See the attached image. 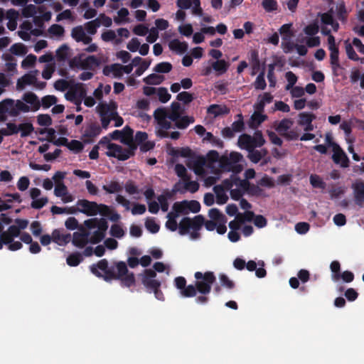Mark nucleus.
<instances>
[{"label":"nucleus","mask_w":364,"mask_h":364,"mask_svg":"<svg viewBox=\"0 0 364 364\" xmlns=\"http://www.w3.org/2000/svg\"><path fill=\"white\" fill-rule=\"evenodd\" d=\"M22 100L26 104L31 105L30 109L32 112H36L41 107V102L38 100V96L32 92L24 93L22 97Z\"/></svg>","instance_id":"nucleus-15"},{"label":"nucleus","mask_w":364,"mask_h":364,"mask_svg":"<svg viewBox=\"0 0 364 364\" xmlns=\"http://www.w3.org/2000/svg\"><path fill=\"white\" fill-rule=\"evenodd\" d=\"M122 150V146L117 144H109L108 145V151L106 152V155L109 157L117 158V153H119Z\"/></svg>","instance_id":"nucleus-54"},{"label":"nucleus","mask_w":364,"mask_h":364,"mask_svg":"<svg viewBox=\"0 0 364 364\" xmlns=\"http://www.w3.org/2000/svg\"><path fill=\"white\" fill-rule=\"evenodd\" d=\"M253 138V145L254 148L261 147L265 143V139H264L261 131H256L255 135L252 136Z\"/></svg>","instance_id":"nucleus-57"},{"label":"nucleus","mask_w":364,"mask_h":364,"mask_svg":"<svg viewBox=\"0 0 364 364\" xmlns=\"http://www.w3.org/2000/svg\"><path fill=\"white\" fill-rule=\"evenodd\" d=\"M156 277V273L151 269H145L142 275L141 283L150 293L161 287V282L155 279Z\"/></svg>","instance_id":"nucleus-8"},{"label":"nucleus","mask_w":364,"mask_h":364,"mask_svg":"<svg viewBox=\"0 0 364 364\" xmlns=\"http://www.w3.org/2000/svg\"><path fill=\"white\" fill-rule=\"evenodd\" d=\"M80 232H75L73 237V244L79 247H84L89 242L90 232L83 228H81Z\"/></svg>","instance_id":"nucleus-11"},{"label":"nucleus","mask_w":364,"mask_h":364,"mask_svg":"<svg viewBox=\"0 0 364 364\" xmlns=\"http://www.w3.org/2000/svg\"><path fill=\"white\" fill-rule=\"evenodd\" d=\"M164 80V77L156 73H152L143 79L146 85H160Z\"/></svg>","instance_id":"nucleus-28"},{"label":"nucleus","mask_w":364,"mask_h":364,"mask_svg":"<svg viewBox=\"0 0 364 364\" xmlns=\"http://www.w3.org/2000/svg\"><path fill=\"white\" fill-rule=\"evenodd\" d=\"M262 112H255L251 117L252 122L250 124V127H255V123L259 125L267 119V116L262 114Z\"/></svg>","instance_id":"nucleus-43"},{"label":"nucleus","mask_w":364,"mask_h":364,"mask_svg":"<svg viewBox=\"0 0 364 364\" xmlns=\"http://www.w3.org/2000/svg\"><path fill=\"white\" fill-rule=\"evenodd\" d=\"M220 284L223 287L228 289H232L235 288V283L233 281L229 279V277L225 274H220L219 275Z\"/></svg>","instance_id":"nucleus-53"},{"label":"nucleus","mask_w":364,"mask_h":364,"mask_svg":"<svg viewBox=\"0 0 364 364\" xmlns=\"http://www.w3.org/2000/svg\"><path fill=\"white\" fill-rule=\"evenodd\" d=\"M195 284L186 285L181 291V295L183 297H193L198 291L201 294H208L211 291L212 285L216 281V277L213 272L207 271L204 273L196 272L194 274Z\"/></svg>","instance_id":"nucleus-1"},{"label":"nucleus","mask_w":364,"mask_h":364,"mask_svg":"<svg viewBox=\"0 0 364 364\" xmlns=\"http://www.w3.org/2000/svg\"><path fill=\"white\" fill-rule=\"evenodd\" d=\"M21 136L26 137L34 131L33 124L30 122L21 123L18 125Z\"/></svg>","instance_id":"nucleus-37"},{"label":"nucleus","mask_w":364,"mask_h":364,"mask_svg":"<svg viewBox=\"0 0 364 364\" xmlns=\"http://www.w3.org/2000/svg\"><path fill=\"white\" fill-rule=\"evenodd\" d=\"M252 142L253 138L252 136L247 134H242L239 136L237 144L241 149L248 151L250 149L254 148L255 145H253Z\"/></svg>","instance_id":"nucleus-20"},{"label":"nucleus","mask_w":364,"mask_h":364,"mask_svg":"<svg viewBox=\"0 0 364 364\" xmlns=\"http://www.w3.org/2000/svg\"><path fill=\"white\" fill-rule=\"evenodd\" d=\"M333 8L330 9V10L328 12L320 14L319 16H321V21L324 25H330L333 23Z\"/></svg>","instance_id":"nucleus-47"},{"label":"nucleus","mask_w":364,"mask_h":364,"mask_svg":"<svg viewBox=\"0 0 364 364\" xmlns=\"http://www.w3.org/2000/svg\"><path fill=\"white\" fill-rule=\"evenodd\" d=\"M333 155L331 159L333 161L339 165L341 168H348L350 166V160L343 149L338 146L332 150Z\"/></svg>","instance_id":"nucleus-10"},{"label":"nucleus","mask_w":364,"mask_h":364,"mask_svg":"<svg viewBox=\"0 0 364 364\" xmlns=\"http://www.w3.org/2000/svg\"><path fill=\"white\" fill-rule=\"evenodd\" d=\"M267 86V83L264 79V70H262L257 77L254 87L257 90H264Z\"/></svg>","instance_id":"nucleus-41"},{"label":"nucleus","mask_w":364,"mask_h":364,"mask_svg":"<svg viewBox=\"0 0 364 364\" xmlns=\"http://www.w3.org/2000/svg\"><path fill=\"white\" fill-rule=\"evenodd\" d=\"M102 127L97 122H90L87 125L83 133V137L87 141L92 140L101 134Z\"/></svg>","instance_id":"nucleus-13"},{"label":"nucleus","mask_w":364,"mask_h":364,"mask_svg":"<svg viewBox=\"0 0 364 364\" xmlns=\"http://www.w3.org/2000/svg\"><path fill=\"white\" fill-rule=\"evenodd\" d=\"M58 99L54 95H46L42 97L41 106L42 105L43 108L48 109L52 105L56 104Z\"/></svg>","instance_id":"nucleus-46"},{"label":"nucleus","mask_w":364,"mask_h":364,"mask_svg":"<svg viewBox=\"0 0 364 364\" xmlns=\"http://www.w3.org/2000/svg\"><path fill=\"white\" fill-rule=\"evenodd\" d=\"M157 94L159 101L162 103L167 102L171 97L166 87H159Z\"/></svg>","instance_id":"nucleus-59"},{"label":"nucleus","mask_w":364,"mask_h":364,"mask_svg":"<svg viewBox=\"0 0 364 364\" xmlns=\"http://www.w3.org/2000/svg\"><path fill=\"white\" fill-rule=\"evenodd\" d=\"M219 166L220 168L225 171H232L233 173H237L242 171V166H235L231 163L230 158L228 156L223 155L219 159Z\"/></svg>","instance_id":"nucleus-14"},{"label":"nucleus","mask_w":364,"mask_h":364,"mask_svg":"<svg viewBox=\"0 0 364 364\" xmlns=\"http://www.w3.org/2000/svg\"><path fill=\"white\" fill-rule=\"evenodd\" d=\"M169 49L177 53L183 54L188 50V44L186 42H181L178 39L171 40L168 43Z\"/></svg>","instance_id":"nucleus-18"},{"label":"nucleus","mask_w":364,"mask_h":364,"mask_svg":"<svg viewBox=\"0 0 364 364\" xmlns=\"http://www.w3.org/2000/svg\"><path fill=\"white\" fill-rule=\"evenodd\" d=\"M52 235L53 242L60 246L67 245L71 240V235L70 233L63 234L59 229H55L52 232Z\"/></svg>","instance_id":"nucleus-16"},{"label":"nucleus","mask_w":364,"mask_h":364,"mask_svg":"<svg viewBox=\"0 0 364 364\" xmlns=\"http://www.w3.org/2000/svg\"><path fill=\"white\" fill-rule=\"evenodd\" d=\"M15 237H12V240L9 242H5L3 235L0 237V250L3 248L4 245H7V247L11 251H16L22 248L23 245L20 241H14Z\"/></svg>","instance_id":"nucleus-27"},{"label":"nucleus","mask_w":364,"mask_h":364,"mask_svg":"<svg viewBox=\"0 0 364 364\" xmlns=\"http://www.w3.org/2000/svg\"><path fill=\"white\" fill-rule=\"evenodd\" d=\"M119 279L121 280V284L123 287H130L135 283L134 274L132 272L127 274Z\"/></svg>","instance_id":"nucleus-50"},{"label":"nucleus","mask_w":364,"mask_h":364,"mask_svg":"<svg viewBox=\"0 0 364 364\" xmlns=\"http://www.w3.org/2000/svg\"><path fill=\"white\" fill-rule=\"evenodd\" d=\"M146 228L151 233H156L159 230V225L153 218H147L145 222Z\"/></svg>","instance_id":"nucleus-58"},{"label":"nucleus","mask_w":364,"mask_h":364,"mask_svg":"<svg viewBox=\"0 0 364 364\" xmlns=\"http://www.w3.org/2000/svg\"><path fill=\"white\" fill-rule=\"evenodd\" d=\"M31 111L30 106L24 101L12 99H6L0 102V115L8 113L11 117H18L21 112H28Z\"/></svg>","instance_id":"nucleus-5"},{"label":"nucleus","mask_w":364,"mask_h":364,"mask_svg":"<svg viewBox=\"0 0 364 364\" xmlns=\"http://www.w3.org/2000/svg\"><path fill=\"white\" fill-rule=\"evenodd\" d=\"M195 119L193 117H181L174 124V127H176L180 129H184L187 128L190 124L193 123Z\"/></svg>","instance_id":"nucleus-29"},{"label":"nucleus","mask_w":364,"mask_h":364,"mask_svg":"<svg viewBox=\"0 0 364 364\" xmlns=\"http://www.w3.org/2000/svg\"><path fill=\"white\" fill-rule=\"evenodd\" d=\"M213 191L216 195V203L219 205H223L227 203L228 196L221 186H215Z\"/></svg>","instance_id":"nucleus-25"},{"label":"nucleus","mask_w":364,"mask_h":364,"mask_svg":"<svg viewBox=\"0 0 364 364\" xmlns=\"http://www.w3.org/2000/svg\"><path fill=\"white\" fill-rule=\"evenodd\" d=\"M167 117L168 110L164 107H159L154 112V119L159 127V129L156 131V135L161 139L168 137L167 130L173 127Z\"/></svg>","instance_id":"nucleus-6"},{"label":"nucleus","mask_w":364,"mask_h":364,"mask_svg":"<svg viewBox=\"0 0 364 364\" xmlns=\"http://www.w3.org/2000/svg\"><path fill=\"white\" fill-rule=\"evenodd\" d=\"M268 154L266 149L257 150L255 148L248 151L247 158L254 164L258 163L263 157Z\"/></svg>","instance_id":"nucleus-19"},{"label":"nucleus","mask_w":364,"mask_h":364,"mask_svg":"<svg viewBox=\"0 0 364 364\" xmlns=\"http://www.w3.org/2000/svg\"><path fill=\"white\" fill-rule=\"evenodd\" d=\"M100 60L95 55H89L82 60V69L83 70H95L100 66Z\"/></svg>","instance_id":"nucleus-17"},{"label":"nucleus","mask_w":364,"mask_h":364,"mask_svg":"<svg viewBox=\"0 0 364 364\" xmlns=\"http://www.w3.org/2000/svg\"><path fill=\"white\" fill-rule=\"evenodd\" d=\"M118 16L114 17V21L116 23L120 24L122 21L127 22L128 19L127 18L129 15V11L126 8L120 9L118 12Z\"/></svg>","instance_id":"nucleus-56"},{"label":"nucleus","mask_w":364,"mask_h":364,"mask_svg":"<svg viewBox=\"0 0 364 364\" xmlns=\"http://www.w3.org/2000/svg\"><path fill=\"white\" fill-rule=\"evenodd\" d=\"M262 5L267 12H272L277 9V2L276 0H263Z\"/></svg>","instance_id":"nucleus-61"},{"label":"nucleus","mask_w":364,"mask_h":364,"mask_svg":"<svg viewBox=\"0 0 364 364\" xmlns=\"http://www.w3.org/2000/svg\"><path fill=\"white\" fill-rule=\"evenodd\" d=\"M109 233L112 237L120 239L124 235V230L119 225L114 224L111 226Z\"/></svg>","instance_id":"nucleus-52"},{"label":"nucleus","mask_w":364,"mask_h":364,"mask_svg":"<svg viewBox=\"0 0 364 364\" xmlns=\"http://www.w3.org/2000/svg\"><path fill=\"white\" fill-rule=\"evenodd\" d=\"M208 215L212 220L215 221L216 223L227 222L226 217L218 208H211L208 212Z\"/></svg>","instance_id":"nucleus-30"},{"label":"nucleus","mask_w":364,"mask_h":364,"mask_svg":"<svg viewBox=\"0 0 364 364\" xmlns=\"http://www.w3.org/2000/svg\"><path fill=\"white\" fill-rule=\"evenodd\" d=\"M10 51L14 55H22L26 54L27 49L22 43H14L11 46Z\"/></svg>","instance_id":"nucleus-40"},{"label":"nucleus","mask_w":364,"mask_h":364,"mask_svg":"<svg viewBox=\"0 0 364 364\" xmlns=\"http://www.w3.org/2000/svg\"><path fill=\"white\" fill-rule=\"evenodd\" d=\"M310 183L314 188L325 189L326 187V183L322 180V178L316 175L312 174L309 178Z\"/></svg>","instance_id":"nucleus-35"},{"label":"nucleus","mask_w":364,"mask_h":364,"mask_svg":"<svg viewBox=\"0 0 364 364\" xmlns=\"http://www.w3.org/2000/svg\"><path fill=\"white\" fill-rule=\"evenodd\" d=\"M187 207V200H183L181 202H176L173 205V210L178 215L180 213L188 214Z\"/></svg>","instance_id":"nucleus-48"},{"label":"nucleus","mask_w":364,"mask_h":364,"mask_svg":"<svg viewBox=\"0 0 364 364\" xmlns=\"http://www.w3.org/2000/svg\"><path fill=\"white\" fill-rule=\"evenodd\" d=\"M69 47L63 44L56 50V57L59 61H65L68 56Z\"/></svg>","instance_id":"nucleus-45"},{"label":"nucleus","mask_w":364,"mask_h":364,"mask_svg":"<svg viewBox=\"0 0 364 364\" xmlns=\"http://www.w3.org/2000/svg\"><path fill=\"white\" fill-rule=\"evenodd\" d=\"M330 50V63L333 73H336L338 69L341 68L339 63V50L338 48H333L328 49Z\"/></svg>","instance_id":"nucleus-21"},{"label":"nucleus","mask_w":364,"mask_h":364,"mask_svg":"<svg viewBox=\"0 0 364 364\" xmlns=\"http://www.w3.org/2000/svg\"><path fill=\"white\" fill-rule=\"evenodd\" d=\"M335 13L337 18L341 22H346L347 20L348 12L343 1H339L336 6Z\"/></svg>","instance_id":"nucleus-23"},{"label":"nucleus","mask_w":364,"mask_h":364,"mask_svg":"<svg viewBox=\"0 0 364 364\" xmlns=\"http://www.w3.org/2000/svg\"><path fill=\"white\" fill-rule=\"evenodd\" d=\"M37 13V7L33 4L26 5L22 10V15L25 18L33 17Z\"/></svg>","instance_id":"nucleus-49"},{"label":"nucleus","mask_w":364,"mask_h":364,"mask_svg":"<svg viewBox=\"0 0 364 364\" xmlns=\"http://www.w3.org/2000/svg\"><path fill=\"white\" fill-rule=\"evenodd\" d=\"M176 99L178 101L183 102L184 104L187 105L193 100V96L192 94L183 91L178 94Z\"/></svg>","instance_id":"nucleus-63"},{"label":"nucleus","mask_w":364,"mask_h":364,"mask_svg":"<svg viewBox=\"0 0 364 364\" xmlns=\"http://www.w3.org/2000/svg\"><path fill=\"white\" fill-rule=\"evenodd\" d=\"M237 117L238 119L232 124L231 128L235 132H241L245 129L243 117L242 114H238Z\"/></svg>","instance_id":"nucleus-42"},{"label":"nucleus","mask_w":364,"mask_h":364,"mask_svg":"<svg viewBox=\"0 0 364 364\" xmlns=\"http://www.w3.org/2000/svg\"><path fill=\"white\" fill-rule=\"evenodd\" d=\"M316 119L315 114L310 112H301L299 114L298 124L300 126H304L312 122Z\"/></svg>","instance_id":"nucleus-31"},{"label":"nucleus","mask_w":364,"mask_h":364,"mask_svg":"<svg viewBox=\"0 0 364 364\" xmlns=\"http://www.w3.org/2000/svg\"><path fill=\"white\" fill-rule=\"evenodd\" d=\"M36 82V77L31 74H25L17 80L16 87L18 90H22L26 85H31Z\"/></svg>","instance_id":"nucleus-22"},{"label":"nucleus","mask_w":364,"mask_h":364,"mask_svg":"<svg viewBox=\"0 0 364 364\" xmlns=\"http://www.w3.org/2000/svg\"><path fill=\"white\" fill-rule=\"evenodd\" d=\"M228 63H226L224 60H218L212 64L213 68L221 74L225 73L228 70Z\"/></svg>","instance_id":"nucleus-44"},{"label":"nucleus","mask_w":364,"mask_h":364,"mask_svg":"<svg viewBox=\"0 0 364 364\" xmlns=\"http://www.w3.org/2000/svg\"><path fill=\"white\" fill-rule=\"evenodd\" d=\"M85 34L81 26H76L72 29L71 36L77 42H80Z\"/></svg>","instance_id":"nucleus-51"},{"label":"nucleus","mask_w":364,"mask_h":364,"mask_svg":"<svg viewBox=\"0 0 364 364\" xmlns=\"http://www.w3.org/2000/svg\"><path fill=\"white\" fill-rule=\"evenodd\" d=\"M101 25L100 18H95L92 21H88L85 23V29L87 32L90 35H94L97 33V29Z\"/></svg>","instance_id":"nucleus-33"},{"label":"nucleus","mask_w":364,"mask_h":364,"mask_svg":"<svg viewBox=\"0 0 364 364\" xmlns=\"http://www.w3.org/2000/svg\"><path fill=\"white\" fill-rule=\"evenodd\" d=\"M15 225L9 227L4 234V239L7 243L11 242L12 237H18L21 235V231L25 230L28 225V220L26 219L16 218L14 220Z\"/></svg>","instance_id":"nucleus-7"},{"label":"nucleus","mask_w":364,"mask_h":364,"mask_svg":"<svg viewBox=\"0 0 364 364\" xmlns=\"http://www.w3.org/2000/svg\"><path fill=\"white\" fill-rule=\"evenodd\" d=\"M6 129H1L0 132H1V134L4 136H11L14 134H16L19 132L18 126H17L14 123H7L6 124Z\"/></svg>","instance_id":"nucleus-38"},{"label":"nucleus","mask_w":364,"mask_h":364,"mask_svg":"<svg viewBox=\"0 0 364 364\" xmlns=\"http://www.w3.org/2000/svg\"><path fill=\"white\" fill-rule=\"evenodd\" d=\"M83 258L80 253L75 252L70 254L66 259L67 264L70 267H76L82 261Z\"/></svg>","instance_id":"nucleus-34"},{"label":"nucleus","mask_w":364,"mask_h":364,"mask_svg":"<svg viewBox=\"0 0 364 364\" xmlns=\"http://www.w3.org/2000/svg\"><path fill=\"white\" fill-rule=\"evenodd\" d=\"M292 23H285L279 29V33L282 35L283 41H290L294 36V31L291 29Z\"/></svg>","instance_id":"nucleus-26"},{"label":"nucleus","mask_w":364,"mask_h":364,"mask_svg":"<svg viewBox=\"0 0 364 364\" xmlns=\"http://www.w3.org/2000/svg\"><path fill=\"white\" fill-rule=\"evenodd\" d=\"M121 132H122V141L126 143V139L129 141H132L134 131L132 128L129 126H126Z\"/></svg>","instance_id":"nucleus-64"},{"label":"nucleus","mask_w":364,"mask_h":364,"mask_svg":"<svg viewBox=\"0 0 364 364\" xmlns=\"http://www.w3.org/2000/svg\"><path fill=\"white\" fill-rule=\"evenodd\" d=\"M219 153L215 150L209 151L204 156H197L193 161V168L196 175L203 176L205 174V167L213 168L214 164L219 162Z\"/></svg>","instance_id":"nucleus-3"},{"label":"nucleus","mask_w":364,"mask_h":364,"mask_svg":"<svg viewBox=\"0 0 364 364\" xmlns=\"http://www.w3.org/2000/svg\"><path fill=\"white\" fill-rule=\"evenodd\" d=\"M352 188L353 190L355 203L360 207L363 206L364 203V181H356L352 185Z\"/></svg>","instance_id":"nucleus-12"},{"label":"nucleus","mask_w":364,"mask_h":364,"mask_svg":"<svg viewBox=\"0 0 364 364\" xmlns=\"http://www.w3.org/2000/svg\"><path fill=\"white\" fill-rule=\"evenodd\" d=\"M102 189L107 193H114L121 192L122 186L117 181H111L109 185H104Z\"/></svg>","instance_id":"nucleus-36"},{"label":"nucleus","mask_w":364,"mask_h":364,"mask_svg":"<svg viewBox=\"0 0 364 364\" xmlns=\"http://www.w3.org/2000/svg\"><path fill=\"white\" fill-rule=\"evenodd\" d=\"M97 109L100 117L109 116L111 112H114L111 105L106 103L100 104Z\"/></svg>","instance_id":"nucleus-55"},{"label":"nucleus","mask_w":364,"mask_h":364,"mask_svg":"<svg viewBox=\"0 0 364 364\" xmlns=\"http://www.w3.org/2000/svg\"><path fill=\"white\" fill-rule=\"evenodd\" d=\"M91 272L99 278H103L106 282L112 279H119L128 274V268L124 262H115V266L109 267L106 259L100 260L96 264L90 267Z\"/></svg>","instance_id":"nucleus-2"},{"label":"nucleus","mask_w":364,"mask_h":364,"mask_svg":"<svg viewBox=\"0 0 364 364\" xmlns=\"http://www.w3.org/2000/svg\"><path fill=\"white\" fill-rule=\"evenodd\" d=\"M76 205L80 207L79 212L85 214L87 216H95L97 215L98 203L94 201H90L86 199H80Z\"/></svg>","instance_id":"nucleus-9"},{"label":"nucleus","mask_w":364,"mask_h":364,"mask_svg":"<svg viewBox=\"0 0 364 364\" xmlns=\"http://www.w3.org/2000/svg\"><path fill=\"white\" fill-rule=\"evenodd\" d=\"M172 65L168 62H162L156 64L154 70L158 73H168L172 70Z\"/></svg>","instance_id":"nucleus-39"},{"label":"nucleus","mask_w":364,"mask_h":364,"mask_svg":"<svg viewBox=\"0 0 364 364\" xmlns=\"http://www.w3.org/2000/svg\"><path fill=\"white\" fill-rule=\"evenodd\" d=\"M203 223L204 217L202 215H198L193 219L185 217L179 223L178 232L181 235H184L189 232L190 229H192L193 231L191 233V236L193 239H197L200 236L198 230L201 229Z\"/></svg>","instance_id":"nucleus-4"},{"label":"nucleus","mask_w":364,"mask_h":364,"mask_svg":"<svg viewBox=\"0 0 364 364\" xmlns=\"http://www.w3.org/2000/svg\"><path fill=\"white\" fill-rule=\"evenodd\" d=\"M37 122L40 126L48 127L52 124V119L49 114H41L37 117Z\"/></svg>","instance_id":"nucleus-62"},{"label":"nucleus","mask_w":364,"mask_h":364,"mask_svg":"<svg viewBox=\"0 0 364 364\" xmlns=\"http://www.w3.org/2000/svg\"><path fill=\"white\" fill-rule=\"evenodd\" d=\"M67 147L70 150L73 151L75 153H79L82 151L84 146L80 141L73 139L71 140L70 142H68Z\"/></svg>","instance_id":"nucleus-60"},{"label":"nucleus","mask_w":364,"mask_h":364,"mask_svg":"<svg viewBox=\"0 0 364 364\" xmlns=\"http://www.w3.org/2000/svg\"><path fill=\"white\" fill-rule=\"evenodd\" d=\"M353 46H354L352 43H350L348 41H345V49L348 59L353 61H359L360 58L355 53Z\"/></svg>","instance_id":"nucleus-32"},{"label":"nucleus","mask_w":364,"mask_h":364,"mask_svg":"<svg viewBox=\"0 0 364 364\" xmlns=\"http://www.w3.org/2000/svg\"><path fill=\"white\" fill-rule=\"evenodd\" d=\"M293 124L291 119L284 118L282 119L275 127L276 131L282 136L286 134Z\"/></svg>","instance_id":"nucleus-24"}]
</instances>
